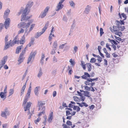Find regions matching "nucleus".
Listing matches in <instances>:
<instances>
[{
  "mask_svg": "<svg viewBox=\"0 0 128 128\" xmlns=\"http://www.w3.org/2000/svg\"><path fill=\"white\" fill-rule=\"evenodd\" d=\"M27 47H28L26 46L24 48V50L22 51L21 53L20 54L19 58L18 60V61L19 62L18 64H20L22 62L24 59V55L25 53L26 52V49Z\"/></svg>",
  "mask_w": 128,
  "mask_h": 128,
  "instance_id": "f257e3e1",
  "label": "nucleus"
},
{
  "mask_svg": "<svg viewBox=\"0 0 128 128\" xmlns=\"http://www.w3.org/2000/svg\"><path fill=\"white\" fill-rule=\"evenodd\" d=\"M32 22H29L26 23L25 22H22L19 24L18 25V27L19 28H28Z\"/></svg>",
  "mask_w": 128,
  "mask_h": 128,
  "instance_id": "f03ea898",
  "label": "nucleus"
},
{
  "mask_svg": "<svg viewBox=\"0 0 128 128\" xmlns=\"http://www.w3.org/2000/svg\"><path fill=\"white\" fill-rule=\"evenodd\" d=\"M36 54V52H31L30 55V56L28 59V60L27 63L28 64L32 58L34 59V58Z\"/></svg>",
  "mask_w": 128,
  "mask_h": 128,
  "instance_id": "7ed1b4c3",
  "label": "nucleus"
},
{
  "mask_svg": "<svg viewBox=\"0 0 128 128\" xmlns=\"http://www.w3.org/2000/svg\"><path fill=\"white\" fill-rule=\"evenodd\" d=\"M5 21L4 22V25L5 28L6 29H7L9 27V24L10 22V19L9 18H6Z\"/></svg>",
  "mask_w": 128,
  "mask_h": 128,
  "instance_id": "20e7f679",
  "label": "nucleus"
},
{
  "mask_svg": "<svg viewBox=\"0 0 128 128\" xmlns=\"http://www.w3.org/2000/svg\"><path fill=\"white\" fill-rule=\"evenodd\" d=\"M23 47V46L22 45H21L17 46L16 49L15 53L17 54H19L20 52V51L21 49Z\"/></svg>",
  "mask_w": 128,
  "mask_h": 128,
  "instance_id": "39448f33",
  "label": "nucleus"
},
{
  "mask_svg": "<svg viewBox=\"0 0 128 128\" xmlns=\"http://www.w3.org/2000/svg\"><path fill=\"white\" fill-rule=\"evenodd\" d=\"M10 12V10L8 9H7L5 11L4 15V19L6 18H7L8 15L9 14Z\"/></svg>",
  "mask_w": 128,
  "mask_h": 128,
  "instance_id": "423d86ee",
  "label": "nucleus"
},
{
  "mask_svg": "<svg viewBox=\"0 0 128 128\" xmlns=\"http://www.w3.org/2000/svg\"><path fill=\"white\" fill-rule=\"evenodd\" d=\"M31 104L32 103L30 102H27L26 106H25V108H25L24 110L25 111H26L28 110H29L31 106Z\"/></svg>",
  "mask_w": 128,
  "mask_h": 128,
  "instance_id": "0eeeda50",
  "label": "nucleus"
},
{
  "mask_svg": "<svg viewBox=\"0 0 128 128\" xmlns=\"http://www.w3.org/2000/svg\"><path fill=\"white\" fill-rule=\"evenodd\" d=\"M26 16V14H24L23 13L22 15V18H21V21H23L24 20H27L28 19L30 18V17H28V16H27V18H26V19H25Z\"/></svg>",
  "mask_w": 128,
  "mask_h": 128,
  "instance_id": "6e6552de",
  "label": "nucleus"
},
{
  "mask_svg": "<svg viewBox=\"0 0 128 128\" xmlns=\"http://www.w3.org/2000/svg\"><path fill=\"white\" fill-rule=\"evenodd\" d=\"M53 118V113L52 112L50 113L49 115V117L48 118V122L49 123L51 122V121Z\"/></svg>",
  "mask_w": 128,
  "mask_h": 128,
  "instance_id": "1a4fd4ad",
  "label": "nucleus"
},
{
  "mask_svg": "<svg viewBox=\"0 0 128 128\" xmlns=\"http://www.w3.org/2000/svg\"><path fill=\"white\" fill-rule=\"evenodd\" d=\"M26 83L24 85L20 91V96H22V95L24 94V90L26 88Z\"/></svg>",
  "mask_w": 128,
  "mask_h": 128,
  "instance_id": "9d476101",
  "label": "nucleus"
},
{
  "mask_svg": "<svg viewBox=\"0 0 128 128\" xmlns=\"http://www.w3.org/2000/svg\"><path fill=\"white\" fill-rule=\"evenodd\" d=\"M24 34L23 35L22 37V38L20 40L19 42L20 44H23L25 42V38Z\"/></svg>",
  "mask_w": 128,
  "mask_h": 128,
  "instance_id": "9b49d317",
  "label": "nucleus"
},
{
  "mask_svg": "<svg viewBox=\"0 0 128 128\" xmlns=\"http://www.w3.org/2000/svg\"><path fill=\"white\" fill-rule=\"evenodd\" d=\"M63 6V5L58 3L57 6V8L56 10V11H58L60 10L62 8Z\"/></svg>",
  "mask_w": 128,
  "mask_h": 128,
  "instance_id": "f8f14e48",
  "label": "nucleus"
},
{
  "mask_svg": "<svg viewBox=\"0 0 128 128\" xmlns=\"http://www.w3.org/2000/svg\"><path fill=\"white\" fill-rule=\"evenodd\" d=\"M102 50L104 51V52L106 54V57L107 58H110V54L108 53L106 48H104L102 49Z\"/></svg>",
  "mask_w": 128,
  "mask_h": 128,
  "instance_id": "ddd939ff",
  "label": "nucleus"
},
{
  "mask_svg": "<svg viewBox=\"0 0 128 128\" xmlns=\"http://www.w3.org/2000/svg\"><path fill=\"white\" fill-rule=\"evenodd\" d=\"M40 88V87L39 86H38L34 88V92L36 96H38L39 94L38 89L39 88Z\"/></svg>",
  "mask_w": 128,
  "mask_h": 128,
  "instance_id": "4468645a",
  "label": "nucleus"
},
{
  "mask_svg": "<svg viewBox=\"0 0 128 128\" xmlns=\"http://www.w3.org/2000/svg\"><path fill=\"white\" fill-rule=\"evenodd\" d=\"M86 65L88 68V71H90L92 69L91 64L90 63H87L86 64Z\"/></svg>",
  "mask_w": 128,
  "mask_h": 128,
  "instance_id": "2eb2a0df",
  "label": "nucleus"
},
{
  "mask_svg": "<svg viewBox=\"0 0 128 128\" xmlns=\"http://www.w3.org/2000/svg\"><path fill=\"white\" fill-rule=\"evenodd\" d=\"M119 27H120L119 26H113V28L114 31V32H116L119 31L120 30Z\"/></svg>",
  "mask_w": 128,
  "mask_h": 128,
  "instance_id": "dca6fc26",
  "label": "nucleus"
},
{
  "mask_svg": "<svg viewBox=\"0 0 128 128\" xmlns=\"http://www.w3.org/2000/svg\"><path fill=\"white\" fill-rule=\"evenodd\" d=\"M5 45L4 49V50H6L7 49L9 48L10 47V44L9 43L5 42Z\"/></svg>",
  "mask_w": 128,
  "mask_h": 128,
  "instance_id": "f3484780",
  "label": "nucleus"
},
{
  "mask_svg": "<svg viewBox=\"0 0 128 128\" xmlns=\"http://www.w3.org/2000/svg\"><path fill=\"white\" fill-rule=\"evenodd\" d=\"M42 74L43 73L42 71V69L40 68L39 70V71L37 75V76L38 78H40L41 76H42Z\"/></svg>",
  "mask_w": 128,
  "mask_h": 128,
  "instance_id": "a211bd4d",
  "label": "nucleus"
},
{
  "mask_svg": "<svg viewBox=\"0 0 128 128\" xmlns=\"http://www.w3.org/2000/svg\"><path fill=\"white\" fill-rule=\"evenodd\" d=\"M72 108H73V109L74 110H76V109H77L76 111L77 112H79L80 109V108L79 106L75 105L73 106Z\"/></svg>",
  "mask_w": 128,
  "mask_h": 128,
  "instance_id": "6ab92c4d",
  "label": "nucleus"
},
{
  "mask_svg": "<svg viewBox=\"0 0 128 128\" xmlns=\"http://www.w3.org/2000/svg\"><path fill=\"white\" fill-rule=\"evenodd\" d=\"M28 98H24V101L23 102L22 106H24V108H25V106L26 105V104L27 102L28 101Z\"/></svg>",
  "mask_w": 128,
  "mask_h": 128,
  "instance_id": "aec40b11",
  "label": "nucleus"
},
{
  "mask_svg": "<svg viewBox=\"0 0 128 128\" xmlns=\"http://www.w3.org/2000/svg\"><path fill=\"white\" fill-rule=\"evenodd\" d=\"M35 24H32L31 26L30 27V28L29 30V31L28 32H27V34H29L30 32V31H31L33 29V28L34 27V26H35Z\"/></svg>",
  "mask_w": 128,
  "mask_h": 128,
  "instance_id": "412c9836",
  "label": "nucleus"
},
{
  "mask_svg": "<svg viewBox=\"0 0 128 128\" xmlns=\"http://www.w3.org/2000/svg\"><path fill=\"white\" fill-rule=\"evenodd\" d=\"M90 92L87 91H85L84 93V96L90 98V96L91 95L90 94Z\"/></svg>",
  "mask_w": 128,
  "mask_h": 128,
  "instance_id": "4be33fe9",
  "label": "nucleus"
},
{
  "mask_svg": "<svg viewBox=\"0 0 128 128\" xmlns=\"http://www.w3.org/2000/svg\"><path fill=\"white\" fill-rule=\"evenodd\" d=\"M33 4V3L32 2L30 1L28 2L26 7H27V8H30L32 6Z\"/></svg>",
  "mask_w": 128,
  "mask_h": 128,
  "instance_id": "5701e85b",
  "label": "nucleus"
},
{
  "mask_svg": "<svg viewBox=\"0 0 128 128\" xmlns=\"http://www.w3.org/2000/svg\"><path fill=\"white\" fill-rule=\"evenodd\" d=\"M6 93H4L3 92H1L0 93V96L1 98H4V100L6 98V96H5V94Z\"/></svg>",
  "mask_w": 128,
  "mask_h": 128,
  "instance_id": "b1692460",
  "label": "nucleus"
},
{
  "mask_svg": "<svg viewBox=\"0 0 128 128\" xmlns=\"http://www.w3.org/2000/svg\"><path fill=\"white\" fill-rule=\"evenodd\" d=\"M45 104L44 103L42 102L41 101L38 102V107H40L41 108L43 107V106Z\"/></svg>",
  "mask_w": 128,
  "mask_h": 128,
  "instance_id": "393cba45",
  "label": "nucleus"
},
{
  "mask_svg": "<svg viewBox=\"0 0 128 128\" xmlns=\"http://www.w3.org/2000/svg\"><path fill=\"white\" fill-rule=\"evenodd\" d=\"M108 40L112 44H113L112 43H113L114 44L116 45H117L118 44V43L116 42V41H115L113 40H110V38H108Z\"/></svg>",
  "mask_w": 128,
  "mask_h": 128,
  "instance_id": "a878e982",
  "label": "nucleus"
},
{
  "mask_svg": "<svg viewBox=\"0 0 128 128\" xmlns=\"http://www.w3.org/2000/svg\"><path fill=\"white\" fill-rule=\"evenodd\" d=\"M57 45L58 44L57 41H55L54 42L53 44V46L52 47V48L56 49V47Z\"/></svg>",
  "mask_w": 128,
  "mask_h": 128,
  "instance_id": "bb28decb",
  "label": "nucleus"
},
{
  "mask_svg": "<svg viewBox=\"0 0 128 128\" xmlns=\"http://www.w3.org/2000/svg\"><path fill=\"white\" fill-rule=\"evenodd\" d=\"M49 22L47 21L46 22L45 25H44V27L42 28V29H44V30L46 31V30L47 28V27L48 26L49 24Z\"/></svg>",
  "mask_w": 128,
  "mask_h": 128,
  "instance_id": "cd10ccee",
  "label": "nucleus"
},
{
  "mask_svg": "<svg viewBox=\"0 0 128 128\" xmlns=\"http://www.w3.org/2000/svg\"><path fill=\"white\" fill-rule=\"evenodd\" d=\"M49 22L47 21L46 22L45 25H44V27L42 28V29H44V30L46 31V30L47 28V27L48 26L49 24Z\"/></svg>",
  "mask_w": 128,
  "mask_h": 128,
  "instance_id": "c85d7f7f",
  "label": "nucleus"
},
{
  "mask_svg": "<svg viewBox=\"0 0 128 128\" xmlns=\"http://www.w3.org/2000/svg\"><path fill=\"white\" fill-rule=\"evenodd\" d=\"M1 116L5 118H6L7 117V115L6 114L5 112L3 111L2 112Z\"/></svg>",
  "mask_w": 128,
  "mask_h": 128,
  "instance_id": "c756f323",
  "label": "nucleus"
},
{
  "mask_svg": "<svg viewBox=\"0 0 128 128\" xmlns=\"http://www.w3.org/2000/svg\"><path fill=\"white\" fill-rule=\"evenodd\" d=\"M90 9V7L89 6H87L86 8V10L85 12L86 14H88L89 12V11Z\"/></svg>",
  "mask_w": 128,
  "mask_h": 128,
  "instance_id": "7c9ffc66",
  "label": "nucleus"
},
{
  "mask_svg": "<svg viewBox=\"0 0 128 128\" xmlns=\"http://www.w3.org/2000/svg\"><path fill=\"white\" fill-rule=\"evenodd\" d=\"M115 34L116 35L119 36H122V33L121 32H117L115 33Z\"/></svg>",
  "mask_w": 128,
  "mask_h": 128,
  "instance_id": "2f4dec72",
  "label": "nucleus"
},
{
  "mask_svg": "<svg viewBox=\"0 0 128 128\" xmlns=\"http://www.w3.org/2000/svg\"><path fill=\"white\" fill-rule=\"evenodd\" d=\"M97 57L98 58V59H97V60L100 63L102 61V58L99 56L98 55Z\"/></svg>",
  "mask_w": 128,
  "mask_h": 128,
  "instance_id": "473e14b6",
  "label": "nucleus"
},
{
  "mask_svg": "<svg viewBox=\"0 0 128 128\" xmlns=\"http://www.w3.org/2000/svg\"><path fill=\"white\" fill-rule=\"evenodd\" d=\"M31 92H30V90L29 91H28V92L26 94V95L25 97V98H28H28H30V97Z\"/></svg>",
  "mask_w": 128,
  "mask_h": 128,
  "instance_id": "72a5a7b5",
  "label": "nucleus"
},
{
  "mask_svg": "<svg viewBox=\"0 0 128 128\" xmlns=\"http://www.w3.org/2000/svg\"><path fill=\"white\" fill-rule=\"evenodd\" d=\"M69 3L70 6H72L73 8L74 7L75 4L71 0L69 2Z\"/></svg>",
  "mask_w": 128,
  "mask_h": 128,
  "instance_id": "f704fd0d",
  "label": "nucleus"
},
{
  "mask_svg": "<svg viewBox=\"0 0 128 128\" xmlns=\"http://www.w3.org/2000/svg\"><path fill=\"white\" fill-rule=\"evenodd\" d=\"M96 61V59L94 58H92L90 60V62L92 63H93L95 62Z\"/></svg>",
  "mask_w": 128,
  "mask_h": 128,
  "instance_id": "c9c22d12",
  "label": "nucleus"
},
{
  "mask_svg": "<svg viewBox=\"0 0 128 128\" xmlns=\"http://www.w3.org/2000/svg\"><path fill=\"white\" fill-rule=\"evenodd\" d=\"M42 34L41 32H38L36 33V35L35 38H38V37L40 36Z\"/></svg>",
  "mask_w": 128,
  "mask_h": 128,
  "instance_id": "e433bc0d",
  "label": "nucleus"
},
{
  "mask_svg": "<svg viewBox=\"0 0 128 128\" xmlns=\"http://www.w3.org/2000/svg\"><path fill=\"white\" fill-rule=\"evenodd\" d=\"M73 98L75 102H78V100H80L79 98L76 96H74Z\"/></svg>",
  "mask_w": 128,
  "mask_h": 128,
  "instance_id": "4c0bfd02",
  "label": "nucleus"
},
{
  "mask_svg": "<svg viewBox=\"0 0 128 128\" xmlns=\"http://www.w3.org/2000/svg\"><path fill=\"white\" fill-rule=\"evenodd\" d=\"M103 28H100V36H102L103 34L104 33V32L103 31Z\"/></svg>",
  "mask_w": 128,
  "mask_h": 128,
  "instance_id": "58836bf2",
  "label": "nucleus"
},
{
  "mask_svg": "<svg viewBox=\"0 0 128 128\" xmlns=\"http://www.w3.org/2000/svg\"><path fill=\"white\" fill-rule=\"evenodd\" d=\"M8 58V56H4L2 58V60L4 61L6 63V62L7 60V59Z\"/></svg>",
  "mask_w": 128,
  "mask_h": 128,
  "instance_id": "ea45409f",
  "label": "nucleus"
},
{
  "mask_svg": "<svg viewBox=\"0 0 128 128\" xmlns=\"http://www.w3.org/2000/svg\"><path fill=\"white\" fill-rule=\"evenodd\" d=\"M84 87L85 88V90H86L87 91H89L90 90V87L87 86H84Z\"/></svg>",
  "mask_w": 128,
  "mask_h": 128,
  "instance_id": "a19ab883",
  "label": "nucleus"
},
{
  "mask_svg": "<svg viewBox=\"0 0 128 128\" xmlns=\"http://www.w3.org/2000/svg\"><path fill=\"white\" fill-rule=\"evenodd\" d=\"M4 25L2 23L0 24V32H1L2 29L3 28Z\"/></svg>",
  "mask_w": 128,
  "mask_h": 128,
  "instance_id": "79ce46f5",
  "label": "nucleus"
},
{
  "mask_svg": "<svg viewBox=\"0 0 128 128\" xmlns=\"http://www.w3.org/2000/svg\"><path fill=\"white\" fill-rule=\"evenodd\" d=\"M120 27H119L120 30V31H122L124 30V29H125V27L124 26H119Z\"/></svg>",
  "mask_w": 128,
  "mask_h": 128,
  "instance_id": "37998d69",
  "label": "nucleus"
},
{
  "mask_svg": "<svg viewBox=\"0 0 128 128\" xmlns=\"http://www.w3.org/2000/svg\"><path fill=\"white\" fill-rule=\"evenodd\" d=\"M66 124L67 125L70 126H72V122L70 120H67L66 122Z\"/></svg>",
  "mask_w": 128,
  "mask_h": 128,
  "instance_id": "c03bdc74",
  "label": "nucleus"
},
{
  "mask_svg": "<svg viewBox=\"0 0 128 128\" xmlns=\"http://www.w3.org/2000/svg\"><path fill=\"white\" fill-rule=\"evenodd\" d=\"M121 15L124 18L123 19L124 20H126V15L124 14V13H122L121 14Z\"/></svg>",
  "mask_w": 128,
  "mask_h": 128,
  "instance_id": "a18cd8bd",
  "label": "nucleus"
},
{
  "mask_svg": "<svg viewBox=\"0 0 128 128\" xmlns=\"http://www.w3.org/2000/svg\"><path fill=\"white\" fill-rule=\"evenodd\" d=\"M40 120V118L39 117L37 118L36 120H35L34 121V123L35 124H37L38 122H39Z\"/></svg>",
  "mask_w": 128,
  "mask_h": 128,
  "instance_id": "49530a36",
  "label": "nucleus"
},
{
  "mask_svg": "<svg viewBox=\"0 0 128 128\" xmlns=\"http://www.w3.org/2000/svg\"><path fill=\"white\" fill-rule=\"evenodd\" d=\"M67 43H66L64 44H63L62 45H60V46L59 48L60 49H63L64 48V46H65V45Z\"/></svg>",
  "mask_w": 128,
  "mask_h": 128,
  "instance_id": "de8ad7c7",
  "label": "nucleus"
},
{
  "mask_svg": "<svg viewBox=\"0 0 128 128\" xmlns=\"http://www.w3.org/2000/svg\"><path fill=\"white\" fill-rule=\"evenodd\" d=\"M78 50V47L76 46H75L74 48V54L75 53H76V52Z\"/></svg>",
  "mask_w": 128,
  "mask_h": 128,
  "instance_id": "09e8293b",
  "label": "nucleus"
},
{
  "mask_svg": "<svg viewBox=\"0 0 128 128\" xmlns=\"http://www.w3.org/2000/svg\"><path fill=\"white\" fill-rule=\"evenodd\" d=\"M14 92V90L13 89H10L9 92L10 95L9 96L12 95L13 94Z\"/></svg>",
  "mask_w": 128,
  "mask_h": 128,
  "instance_id": "8fccbe9b",
  "label": "nucleus"
},
{
  "mask_svg": "<svg viewBox=\"0 0 128 128\" xmlns=\"http://www.w3.org/2000/svg\"><path fill=\"white\" fill-rule=\"evenodd\" d=\"M69 62L71 63V64L73 66L74 65L75 63L74 61H73L72 59H70V60Z\"/></svg>",
  "mask_w": 128,
  "mask_h": 128,
  "instance_id": "3c124183",
  "label": "nucleus"
},
{
  "mask_svg": "<svg viewBox=\"0 0 128 128\" xmlns=\"http://www.w3.org/2000/svg\"><path fill=\"white\" fill-rule=\"evenodd\" d=\"M84 74L85 75H86V77H88V78H90V75L88 72H84Z\"/></svg>",
  "mask_w": 128,
  "mask_h": 128,
  "instance_id": "603ef678",
  "label": "nucleus"
},
{
  "mask_svg": "<svg viewBox=\"0 0 128 128\" xmlns=\"http://www.w3.org/2000/svg\"><path fill=\"white\" fill-rule=\"evenodd\" d=\"M28 8L27 7H26L25 9L23 10V13L24 14H26Z\"/></svg>",
  "mask_w": 128,
  "mask_h": 128,
  "instance_id": "864d4df0",
  "label": "nucleus"
},
{
  "mask_svg": "<svg viewBox=\"0 0 128 128\" xmlns=\"http://www.w3.org/2000/svg\"><path fill=\"white\" fill-rule=\"evenodd\" d=\"M63 20L66 22H67L68 19L67 17L66 16H64L63 18Z\"/></svg>",
  "mask_w": 128,
  "mask_h": 128,
  "instance_id": "5fc2aeb1",
  "label": "nucleus"
},
{
  "mask_svg": "<svg viewBox=\"0 0 128 128\" xmlns=\"http://www.w3.org/2000/svg\"><path fill=\"white\" fill-rule=\"evenodd\" d=\"M114 37L117 40H118L119 41H122V39L121 38H120L119 37H117L116 36H114Z\"/></svg>",
  "mask_w": 128,
  "mask_h": 128,
  "instance_id": "6e6d98bb",
  "label": "nucleus"
},
{
  "mask_svg": "<svg viewBox=\"0 0 128 128\" xmlns=\"http://www.w3.org/2000/svg\"><path fill=\"white\" fill-rule=\"evenodd\" d=\"M116 23L117 26H120V22L118 20H116Z\"/></svg>",
  "mask_w": 128,
  "mask_h": 128,
  "instance_id": "4d7b16f0",
  "label": "nucleus"
},
{
  "mask_svg": "<svg viewBox=\"0 0 128 128\" xmlns=\"http://www.w3.org/2000/svg\"><path fill=\"white\" fill-rule=\"evenodd\" d=\"M56 49L52 48V49L51 51V54H55V50Z\"/></svg>",
  "mask_w": 128,
  "mask_h": 128,
  "instance_id": "13d9d810",
  "label": "nucleus"
},
{
  "mask_svg": "<svg viewBox=\"0 0 128 128\" xmlns=\"http://www.w3.org/2000/svg\"><path fill=\"white\" fill-rule=\"evenodd\" d=\"M16 41H15L14 42H11L9 43L10 44V46H13L15 44H16Z\"/></svg>",
  "mask_w": 128,
  "mask_h": 128,
  "instance_id": "bf43d9fd",
  "label": "nucleus"
},
{
  "mask_svg": "<svg viewBox=\"0 0 128 128\" xmlns=\"http://www.w3.org/2000/svg\"><path fill=\"white\" fill-rule=\"evenodd\" d=\"M24 31V30L22 28H21V29L18 31V34L23 33Z\"/></svg>",
  "mask_w": 128,
  "mask_h": 128,
  "instance_id": "052dcab7",
  "label": "nucleus"
},
{
  "mask_svg": "<svg viewBox=\"0 0 128 128\" xmlns=\"http://www.w3.org/2000/svg\"><path fill=\"white\" fill-rule=\"evenodd\" d=\"M80 98L81 99V100L82 102H84V101L86 98L83 95H82L80 96Z\"/></svg>",
  "mask_w": 128,
  "mask_h": 128,
  "instance_id": "680f3d73",
  "label": "nucleus"
},
{
  "mask_svg": "<svg viewBox=\"0 0 128 128\" xmlns=\"http://www.w3.org/2000/svg\"><path fill=\"white\" fill-rule=\"evenodd\" d=\"M94 108V106L93 104L89 106V108L90 110H93Z\"/></svg>",
  "mask_w": 128,
  "mask_h": 128,
  "instance_id": "e2e57ef3",
  "label": "nucleus"
},
{
  "mask_svg": "<svg viewBox=\"0 0 128 128\" xmlns=\"http://www.w3.org/2000/svg\"><path fill=\"white\" fill-rule=\"evenodd\" d=\"M8 35H6L5 37V42H7V41L8 40Z\"/></svg>",
  "mask_w": 128,
  "mask_h": 128,
  "instance_id": "0e129e2a",
  "label": "nucleus"
},
{
  "mask_svg": "<svg viewBox=\"0 0 128 128\" xmlns=\"http://www.w3.org/2000/svg\"><path fill=\"white\" fill-rule=\"evenodd\" d=\"M84 84L86 86L87 85H90V83H89V82L87 80L86 81H85L84 82Z\"/></svg>",
  "mask_w": 128,
  "mask_h": 128,
  "instance_id": "69168bd1",
  "label": "nucleus"
},
{
  "mask_svg": "<svg viewBox=\"0 0 128 128\" xmlns=\"http://www.w3.org/2000/svg\"><path fill=\"white\" fill-rule=\"evenodd\" d=\"M66 116H68L71 114V113L70 112L69 110H66Z\"/></svg>",
  "mask_w": 128,
  "mask_h": 128,
  "instance_id": "338daca9",
  "label": "nucleus"
},
{
  "mask_svg": "<svg viewBox=\"0 0 128 128\" xmlns=\"http://www.w3.org/2000/svg\"><path fill=\"white\" fill-rule=\"evenodd\" d=\"M7 125H8L6 124H2V128H8Z\"/></svg>",
  "mask_w": 128,
  "mask_h": 128,
  "instance_id": "774afa93",
  "label": "nucleus"
}]
</instances>
